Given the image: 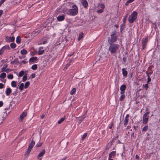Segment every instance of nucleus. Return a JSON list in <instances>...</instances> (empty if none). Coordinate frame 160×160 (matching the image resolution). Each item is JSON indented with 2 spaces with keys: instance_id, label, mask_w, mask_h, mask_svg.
I'll use <instances>...</instances> for the list:
<instances>
[{
  "instance_id": "0eeeda50",
  "label": "nucleus",
  "mask_w": 160,
  "mask_h": 160,
  "mask_svg": "<svg viewBox=\"0 0 160 160\" xmlns=\"http://www.w3.org/2000/svg\"><path fill=\"white\" fill-rule=\"evenodd\" d=\"M148 116H146L144 115L143 119V123L146 124L147 123L148 120Z\"/></svg>"
},
{
  "instance_id": "f257e3e1",
  "label": "nucleus",
  "mask_w": 160,
  "mask_h": 160,
  "mask_svg": "<svg viewBox=\"0 0 160 160\" xmlns=\"http://www.w3.org/2000/svg\"><path fill=\"white\" fill-rule=\"evenodd\" d=\"M109 44L108 51L110 52L111 54L116 53L119 50V45L114 43Z\"/></svg>"
},
{
  "instance_id": "20e7f679",
  "label": "nucleus",
  "mask_w": 160,
  "mask_h": 160,
  "mask_svg": "<svg viewBox=\"0 0 160 160\" xmlns=\"http://www.w3.org/2000/svg\"><path fill=\"white\" fill-rule=\"evenodd\" d=\"M111 38H109L108 42L109 43H113L117 41V38L116 35L114 32H113L112 34L111 35Z\"/></svg>"
},
{
  "instance_id": "f03ea898",
  "label": "nucleus",
  "mask_w": 160,
  "mask_h": 160,
  "mask_svg": "<svg viewBox=\"0 0 160 160\" xmlns=\"http://www.w3.org/2000/svg\"><path fill=\"white\" fill-rule=\"evenodd\" d=\"M137 12L133 11L129 17V22L131 23H133L137 19Z\"/></svg>"
},
{
  "instance_id": "a19ab883",
  "label": "nucleus",
  "mask_w": 160,
  "mask_h": 160,
  "mask_svg": "<svg viewBox=\"0 0 160 160\" xmlns=\"http://www.w3.org/2000/svg\"><path fill=\"white\" fill-rule=\"evenodd\" d=\"M40 31H39V30L38 31H34L32 33V35H33V36H36V33L37 32H38V33H39V32H40Z\"/></svg>"
},
{
  "instance_id": "e2e57ef3",
  "label": "nucleus",
  "mask_w": 160,
  "mask_h": 160,
  "mask_svg": "<svg viewBox=\"0 0 160 160\" xmlns=\"http://www.w3.org/2000/svg\"><path fill=\"white\" fill-rule=\"evenodd\" d=\"M126 59L125 57H124L123 58V61L124 62H125L126 61Z\"/></svg>"
},
{
  "instance_id": "2eb2a0df",
  "label": "nucleus",
  "mask_w": 160,
  "mask_h": 160,
  "mask_svg": "<svg viewBox=\"0 0 160 160\" xmlns=\"http://www.w3.org/2000/svg\"><path fill=\"white\" fill-rule=\"evenodd\" d=\"M116 152L113 151L111 152L109 154V158H112L113 157V156L115 155Z\"/></svg>"
},
{
  "instance_id": "de8ad7c7",
  "label": "nucleus",
  "mask_w": 160,
  "mask_h": 160,
  "mask_svg": "<svg viewBox=\"0 0 160 160\" xmlns=\"http://www.w3.org/2000/svg\"><path fill=\"white\" fill-rule=\"evenodd\" d=\"M103 12V10L102 9H100L97 11V12L98 13H101L102 12Z\"/></svg>"
},
{
  "instance_id": "052dcab7",
  "label": "nucleus",
  "mask_w": 160,
  "mask_h": 160,
  "mask_svg": "<svg viewBox=\"0 0 160 160\" xmlns=\"http://www.w3.org/2000/svg\"><path fill=\"white\" fill-rule=\"evenodd\" d=\"M129 114H127V115L126 116L125 118H128H128H129Z\"/></svg>"
},
{
  "instance_id": "774afa93",
  "label": "nucleus",
  "mask_w": 160,
  "mask_h": 160,
  "mask_svg": "<svg viewBox=\"0 0 160 160\" xmlns=\"http://www.w3.org/2000/svg\"><path fill=\"white\" fill-rule=\"evenodd\" d=\"M135 158L137 159L139 158V157L138 155H137L135 156Z\"/></svg>"
},
{
  "instance_id": "c03bdc74",
  "label": "nucleus",
  "mask_w": 160,
  "mask_h": 160,
  "mask_svg": "<svg viewBox=\"0 0 160 160\" xmlns=\"http://www.w3.org/2000/svg\"><path fill=\"white\" fill-rule=\"evenodd\" d=\"M3 47L5 49H10V48L9 46H6Z\"/></svg>"
},
{
  "instance_id": "cd10ccee",
  "label": "nucleus",
  "mask_w": 160,
  "mask_h": 160,
  "mask_svg": "<svg viewBox=\"0 0 160 160\" xmlns=\"http://www.w3.org/2000/svg\"><path fill=\"white\" fill-rule=\"evenodd\" d=\"M10 46L11 48L13 49L16 47V44L15 43H12L10 44Z\"/></svg>"
},
{
  "instance_id": "7ed1b4c3",
  "label": "nucleus",
  "mask_w": 160,
  "mask_h": 160,
  "mask_svg": "<svg viewBox=\"0 0 160 160\" xmlns=\"http://www.w3.org/2000/svg\"><path fill=\"white\" fill-rule=\"evenodd\" d=\"M78 12V9L75 5L73 6L72 8L69 10L70 14L71 15L74 16L76 15Z\"/></svg>"
},
{
  "instance_id": "4d7b16f0",
  "label": "nucleus",
  "mask_w": 160,
  "mask_h": 160,
  "mask_svg": "<svg viewBox=\"0 0 160 160\" xmlns=\"http://www.w3.org/2000/svg\"><path fill=\"white\" fill-rule=\"evenodd\" d=\"M125 92V91H121L120 92V94L122 95H124V94Z\"/></svg>"
},
{
  "instance_id": "f3484780",
  "label": "nucleus",
  "mask_w": 160,
  "mask_h": 160,
  "mask_svg": "<svg viewBox=\"0 0 160 160\" xmlns=\"http://www.w3.org/2000/svg\"><path fill=\"white\" fill-rule=\"evenodd\" d=\"M27 115V113L23 112L21 115L20 116V118L22 120L23 118H24Z\"/></svg>"
},
{
  "instance_id": "37998d69",
  "label": "nucleus",
  "mask_w": 160,
  "mask_h": 160,
  "mask_svg": "<svg viewBox=\"0 0 160 160\" xmlns=\"http://www.w3.org/2000/svg\"><path fill=\"white\" fill-rule=\"evenodd\" d=\"M127 18H126V17H124L123 18V26H125V22Z\"/></svg>"
},
{
  "instance_id": "412c9836",
  "label": "nucleus",
  "mask_w": 160,
  "mask_h": 160,
  "mask_svg": "<svg viewBox=\"0 0 160 160\" xmlns=\"http://www.w3.org/2000/svg\"><path fill=\"white\" fill-rule=\"evenodd\" d=\"M65 116H64L63 118H61L60 120H59L58 122V124H60L65 119Z\"/></svg>"
},
{
  "instance_id": "393cba45",
  "label": "nucleus",
  "mask_w": 160,
  "mask_h": 160,
  "mask_svg": "<svg viewBox=\"0 0 160 160\" xmlns=\"http://www.w3.org/2000/svg\"><path fill=\"white\" fill-rule=\"evenodd\" d=\"M30 84V82H29V81L27 82L25 84L24 88H28V86H29Z\"/></svg>"
},
{
  "instance_id": "dca6fc26",
  "label": "nucleus",
  "mask_w": 160,
  "mask_h": 160,
  "mask_svg": "<svg viewBox=\"0 0 160 160\" xmlns=\"http://www.w3.org/2000/svg\"><path fill=\"white\" fill-rule=\"evenodd\" d=\"M72 60H70L69 61V62L67 64L65 67L63 69L64 70H65V69H67L68 67L70 66L71 63L72 62Z\"/></svg>"
},
{
  "instance_id": "a211bd4d",
  "label": "nucleus",
  "mask_w": 160,
  "mask_h": 160,
  "mask_svg": "<svg viewBox=\"0 0 160 160\" xmlns=\"http://www.w3.org/2000/svg\"><path fill=\"white\" fill-rule=\"evenodd\" d=\"M126 89V86L125 85H122L120 87V89L121 91H124Z\"/></svg>"
},
{
  "instance_id": "7c9ffc66",
  "label": "nucleus",
  "mask_w": 160,
  "mask_h": 160,
  "mask_svg": "<svg viewBox=\"0 0 160 160\" xmlns=\"http://www.w3.org/2000/svg\"><path fill=\"white\" fill-rule=\"evenodd\" d=\"M134 0H128L125 4V5H128L129 3L132 2Z\"/></svg>"
},
{
  "instance_id": "864d4df0",
  "label": "nucleus",
  "mask_w": 160,
  "mask_h": 160,
  "mask_svg": "<svg viewBox=\"0 0 160 160\" xmlns=\"http://www.w3.org/2000/svg\"><path fill=\"white\" fill-rule=\"evenodd\" d=\"M35 75L34 73H32L31 75V77L32 78H35Z\"/></svg>"
},
{
  "instance_id": "4be33fe9",
  "label": "nucleus",
  "mask_w": 160,
  "mask_h": 160,
  "mask_svg": "<svg viewBox=\"0 0 160 160\" xmlns=\"http://www.w3.org/2000/svg\"><path fill=\"white\" fill-rule=\"evenodd\" d=\"M83 32H81L79 34V37L78 38V41H80L83 37Z\"/></svg>"
},
{
  "instance_id": "e433bc0d",
  "label": "nucleus",
  "mask_w": 160,
  "mask_h": 160,
  "mask_svg": "<svg viewBox=\"0 0 160 160\" xmlns=\"http://www.w3.org/2000/svg\"><path fill=\"white\" fill-rule=\"evenodd\" d=\"M42 144V142L39 143L37 144L36 145V147H40L41 146Z\"/></svg>"
},
{
  "instance_id": "423d86ee",
  "label": "nucleus",
  "mask_w": 160,
  "mask_h": 160,
  "mask_svg": "<svg viewBox=\"0 0 160 160\" xmlns=\"http://www.w3.org/2000/svg\"><path fill=\"white\" fill-rule=\"evenodd\" d=\"M148 37H146L145 38H143L142 40V49H144L146 48V46L147 45L148 42Z\"/></svg>"
},
{
  "instance_id": "6e6d98bb",
  "label": "nucleus",
  "mask_w": 160,
  "mask_h": 160,
  "mask_svg": "<svg viewBox=\"0 0 160 160\" xmlns=\"http://www.w3.org/2000/svg\"><path fill=\"white\" fill-rule=\"evenodd\" d=\"M3 105V102L2 101H0V107L2 106Z\"/></svg>"
},
{
  "instance_id": "13d9d810",
  "label": "nucleus",
  "mask_w": 160,
  "mask_h": 160,
  "mask_svg": "<svg viewBox=\"0 0 160 160\" xmlns=\"http://www.w3.org/2000/svg\"><path fill=\"white\" fill-rule=\"evenodd\" d=\"M149 113V112H147L146 113H145V114H144V115L146 116H148V115Z\"/></svg>"
},
{
  "instance_id": "bf43d9fd",
  "label": "nucleus",
  "mask_w": 160,
  "mask_h": 160,
  "mask_svg": "<svg viewBox=\"0 0 160 160\" xmlns=\"http://www.w3.org/2000/svg\"><path fill=\"white\" fill-rule=\"evenodd\" d=\"M112 126H113V123H112L110 125L109 127V128L111 129L112 128Z\"/></svg>"
},
{
  "instance_id": "c85d7f7f",
  "label": "nucleus",
  "mask_w": 160,
  "mask_h": 160,
  "mask_svg": "<svg viewBox=\"0 0 160 160\" xmlns=\"http://www.w3.org/2000/svg\"><path fill=\"white\" fill-rule=\"evenodd\" d=\"M31 68L33 70H35L37 68V66L36 64H34L32 66Z\"/></svg>"
},
{
  "instance_id": "c756f323",
  "label": "nucleus",
  "mask_w": 160,
  "mask_h": 160,
  "mask_svg": "<svg viewBox=\"0 0 160 160\" xmlns=\"http://www.w3.org/2000/svg\"><path fill=\"white\" fill-rule=\"evenodd\" d=\"M7 77L8 79H11L13 78V76L12 74H10L8 75Z\"/></svg>"
},
{
  "instance_id": "b1692460",
  "label": "nucleus",
  "mask_w": 160,
  "mask_h": 160,
  "mask_svg": "<svg viewBox=\"0 0 160 160\" xmlns=\"http://www.w3.org/2000/svg\"><path fill=\"white\" fill-rule=\"evenodd\" d=\"M128 119L125 118L124 122V125L125 126H126L128 124Z\"/></svg>"
},
{
  "instance_id": "6e6552de",
  "label": "nucleus",
  "mask_w": 160,
  "mask_h": 160,
  "mask_svg": "<svg viewBox=\"0 0 160 160\" xmlns=\"http://www.w3.org/2000/svg\"><path fill=\"white\" fill-rule=\"evenodd\" d=\"M38 58L36 57H32L30 58L29 59V62H34L37 61Z\"/></svg>"
},
{
  "instance_id": "338daca9",
  "label": "nucleus",
  "mask_w": 160,
  "mask_h": 160,
  "mask_svg": "<svg viewBox=\"0 0 160 160\" xmlns=\"http://www.w3.org/2000/svg\"><path fill=\"white\" fill-rule=\"evenodd\" d=\"M3 52L1 50L0 51V55H1L2 54Z\"/></svg>"
},
{
  "instance_id": "1a4fd4ad",
  "label": "nucleus",
  "mask_w": 160,
  "mask_h": 160,
  "mask_svg": "<svg viewBox=\"0 0 160 160\" xmlns=\"http://www.w3.org/2000/svg\"><path fill=\"white\" fill-rule=\"evenodd\" d=\"M65 19V17L64 15L59 16L57 18V20L59 21H63Z\"/></svg>"
},
{
  "instance_id": "3c124183",
  "label": "nucleus",
  "mask_w": 160,
  "mask_h": 160,
  "mask_svg": "<svg viewBox=\"0 0 160 160\" xmlns=\"http://www.w3.org/2000/svg\"><path fill=\"white\" fill-rule=\"evenodd\" d=\"M4 85L2 83H0V88L2 89L3 88Z\"/></svg>"
},
{
  "instance_id": "4468645a",
  "label": "nucleus",
  "mask_w": 160,
  "mask_h": 160,
  "mask_svg": "<svg viewBox=\"0 0 160 160\" xmlns=\"http://www.w3.org/2000/svg\"><path fill=\"white\" fill-rule=\"evenodd\" d=\"M45 149H43L42 151L40 152L38 156V158H39L40 157H41L45 153Z\"/></svg>"
},
{
  "instance_id": "5701e85b",
  "label": "nucleus",
  "mask_w": 160,
  "mask_h": 160,
  "mask_svg": "<svg viewBox=\"0 0 160 160\" xmlns=\"http://www.w3.org/2000/svg\"><path fill=\"white\" fill-rule=\"evenodd\" d=\"M11 86L13 87H16L17 86L16 82L14 81H12L11 82Z\"/></svg>"
},
{
  "instance_id": "680f3d73",
  "label": "nucleus",
  "mask_w": 160,
  "mask_h": 160,
  "mask_svg": "<svg viewBox=\"0 0 160 160\" xmlns=\"http://www.w3.org/2000/svg\"><path fill=\"white\" fill-rule=\"evenodd\" d=\"M74 53V52L72 53L71 54H68V56L69 57H70L72 56Z\"/></svg>"
},
{
  "instance_id": "49530a36",
  "label": "nucleus",
  "mask_w": 160,
  "mask_h": 160,
  "mask_svg": "<svg viewBox=\"0 0 160 160\" xmlns=\"http://www.w3.org/2000/svg\"><path fill=\"white\" fill-rule=\"evenodd\" d=\"M100 8L102 9H104L105 8V6L103 4H101L100 5Z\"/></svg>"
},
{
  "instance_id": "aec40b11",
  "label": "nucleus",
  "mask_w": 160,
  "mask_h": 160,
  "mask_svg": "<svg viewBox=\"0 0 160 160\" xmlns=\"http://www.w3.org/2000/svg\"><path fill=\"white\" fill-rule=\"evenodd\" d=\"M16 42L17 43L19 44L21 42V38L20 36H18L16 39Z\"/></svg>"
},
{
  "instance_id": "f8f14e48",
  "label": "nucleus",
  "mask_w": 160,
  "mask_h": 160,
  "mask_svg": "<svg viewBox=\"0 0 160 160\" xmlns=\"http://www.w3.org/2000/svg\"><path fill=\"white\" fill-rule=\"evenodd\" d=\"M12 90L10 88H8L6 91V94L7 96L10 95V94Z\"/></svg>"
},
{
  "instance_id": "9b49d317",
  "label": "nucleus",
  "mask_w": 160,
  "mask_h": 160,
  "mask_svg": "<svg viewBox=\"0 0 160 160\" xmlns=\"http://www.w3.org/2000/svg\"><path fill=\"white\" fill-rule=\"evenodd\" d=\"M43 47H41L39 48L38 54L39 55L42 54L44 52Z\"/></svg>"
},
{
  "instance_id": "a878e982",
  "label": "nucleus",
  "mask_w": 160,
  "mask_h": 160,
  "mask_svg": "<svg viewBox=\"0 0 160 160\" xmlns=\"http://www.w3.org/2000/svg\"><path fill=\"white\" fill-rule=\"evenodd\" d=\"M21 53L22 55L26 54L27 53V51L25 49H23L21 50Z\"/></svg>"
},
{
  "instance_id": "09e8293b",
  "label": "nucleus",
  "mask_w": 160,
  "mask_h": 160,
  "mask_svg": "<svg viewBox=\"0 0 160 160\" xmlns=\"http://www.w3.org/2000/svg\"><path fill=\"white\" fill-rule=\"evenodd\" d=\"M12 71V70L9 69V68H7L6 70V71L5 72H6L7 73H8V72H11Z\"/></svg>"
},
{
  "instance_id": "58836bf2",
  "label": "nucleus",
  "mask_w": 160,
  "mask_h": 160,
  "mask_svg": "<svg viewBox=\"0 0 160 160\" xmlns=\"http://www.w3.org/2000/svg\"><path fill=\"white\" fill-rule=\"evenodd\" d=\"M87 133H85L83 134L82 138V140H83L86 138L87 136Z\"/></svg>"
},
{
  "instance_id": "c9c22d12",
  "label": "nucleus",
  "mask_w": 160,
  "mask_h": 160,
  "mask_svg": "<svg viewBox=\"0 0 160 160\" xmlns=\"http://www.w3.org/2000/svg\"><path fill=\"white\" fill-rule=\"evenodd\" d=\"M147 76H148V81H147V83H148L149 82H150L151 81V78L148 75V73L147 74Z\"/></svg>"
},
{
  "instance_id": "603ef678",
  "label": "nucleus",
  "mask_w": 160,
  "mask_h": 160,
  "mask_svg": "<svg viewBox=\"0 0 160 160\" xmlns=\"http://www.w3.org/2000/svg\"><path fill=\"white\" fill-rule=\"evenodd\" d=\"M14 63H19V62L18 61V59H16L14 60Z\"/></svg>"
},
{
  "instance_id": "ddd939ff",
  "label": "nucleus",
  "mask_w": 160,
  "mask_h": 160,
  "mask_svg": "<svg viewBox=\"0 0 160 160\" xmlns=\"http://www.w3.org/2000/svg\"><path fill=\"white\" fill-rule=\"evenodd\" d=\"M82 3L85 8H87L88 5V2L86 0H82Z\"/></svg>"
},
{
  "instance_id": "6ab92c4d",
  "label": "nucleus",
  "mask_w": 160,
  "mask_h": 160,
  "mask_svg": "<svg viewBox=\"0 0 160 160\" xmlns=\"http://www.w3.org/2000/svg\"><path fill=\"white\" fill-rule=\"evenodd\" d=\"M6 77V74L5 72L2 73L0 75V78H4Z\"/></svg>"
},
{
  "instance_id": "72a5a7b5",
  "label": "nucleus",
  "mask_w": 160,
  "mask_h": 160,
  "mask_svg": "<svg viewBox=\"0 0 160 160\" xmlns=\"http://www.w3.org/2000/svg\"><path fill=\"white\" fill-rule=\"evenodd\" d=\"M125 98V95H121L120 97V98L119 100L120 101H122Z\"/></svg>"
},
{
  "instance_id": "bb28decb",
  "label": "nucleus",
  "mask_w": 160,
  "mask_h": 160,
  "mask_svg": "<svg viewBox=\"0 0 160 160\" xmlns=\"http://www.w3.org/2000/svg\"><path fill=\"white\" fill-rule=\"evenodd\" d=\"M19 88L21 91L23 90L24 88V84L23 83H22L20 84Z\"/></svg>"
},
{
  "instance_id": "a18cd8bd",
  "label": "nucleus",
  "mask_w": 160,
  "mask_h": 160,
  "mask_svg": "<svg viewBox=\"0 0 160 160\" xmlns=\"http://www.w3.org/2000/svg\"><path fill=\"white\" fill-rule=\"evenodd\" d=\"M7 68L4 67H2L1 68V72H6Z\"/></svg>"
},
{
  "instance_id": "ea45409f",
  "label": "nucleus",
  "mask_w": 160,
  "mask_h": 160,
  "mask_svg": "<svg viewBox=\"0 0 160 160\" xmlns=\"http://www.w3.org/2000/svg\"><path fill=\"white\" fill-rule=\"evenodd\" d=\"M143 87H144L146 88V89L147 90L148 88V83H147V84H145V85L143 84Z\"/></svg>"
},
{
  "instance_id": "9d476101",
  "label": "nucleus",
  "mask_w": 160,
  "mask_h": 160,
  "mask_svg": "<svg viewBox=\"0 0 160 160\" xmlns=\"http://www.w3.org/2000/svg\"><path fill=\"white\" fill-rule=\"evenodd\" d=\"M122 74L123 76L127 77L128 74L127 71L125 70V68H122Z\"/></svg>"
},
{
  "instance_id": "69168bd1",
  "label": "nucleus",
  "mask_w": 160,
  "mask_h": 160,
  "mask_svg": "<svg viewBox=\"0 0 160 160\" xmlns=\"http://www.w3.org/2000/svg\"><path fill=\"white\" fill-rule=\"evenodd\" d=\"M5 50V49L4 48V47H2V48L1 49V50L2 51V52H4V51Z\"/></svg>"
},
{
  "instance_id": "39448f33",
  "label": "nucleus",
  "mask_w": 160,
  "mask_h": 160,
  "mask_svg": "<svg viewBox=\"0 0 160 160\" xmlns=\"http://www.w3.org/2000/svg\"><path fill=\"white\" fill-rule=\"evenodd\" d=\"M35 144V142L32 139V140L29 146L26 154H28L30 152L31 150L34 145Z\"/></svg>"
},
{
  "instance_id": "5fc2aeb1",
  "label": "nucleus",
  "mask_w": 160,
  "mask_h": 160,
  "mask_svg": "<svg viewBox=\"0 0 160 160\" xmlns=\"http://www.w3.org/2000/svg\"><path fill=\"white\" fill-rule=\"evenodd\" d=\"M124 26H123V23L121 26L120 29H121V31H122L123 29V27Z\"/></svg>"
},
{
  "instance_id": "8fccbe9b",
  "label": "nucleus",
  "mask_w": 160,
  "mask_h": 160,
  "mask_svg": "<svg viewBox=\"0 0 160 160\" xmlns=\"http://www.w3.org/2000/svg\"><path fill=\"white\" fill-rule=\"evenodd\" d=\"M6 0H1L0 1V6Z\"/></svg>"
},
{
  "instance_id": "2f4dec72",
  "label": "nucleus",
  "mask_w": 160,
  "mask_h": 160,
  "mask_svg": "<svg viewBox=\"0 0 160 160\" xmlns=\"http://www.w3.org/2000/svg\"><path fill=\"white\" fill-rule=\"evenodd\" d=\"M24 71H21L19 73V76L20 77H21L24 74Z\"/></svg>"
},
{
  "instance_id": "473e14b6",
  "label": "nucleus",
  "mask_w": 160,
  "mask_h": 160,
  "mask_svg": "<svg viewBox=\"0 0 160 160\" xmlns=\"http://www.w3.org/2000/svg\"><path fill=\"white\" fill-rule=\"evenodd\" d=\"M27 74H25L23 76L22 78V80L23 82L25 81L27 79Z\"/></svg>"
},
{
  "instance_id": "4c0bfd02",
  "label": "nucleus",
  "mask_w": 160,
  "mask_h": 160,
  "mask_svg": "<svg viewBox=\"0 0 160 160\" xmlns=\"http://www.w3.org/2000/svg\"><path fill=\"white\" fill-rule=\"evenodd\" d=\"M148 128V126H145L142 129V131H147Z\"/></svg>"
},
{
  "instance_id": "f704fd0d",
  "label": "nucleus",
  "mask_w": 160,
  "mask_h": 160,
  "mask_svg": "<svg viewBox=\"0 0 160 160\" xmlns=\"http://www.w3.org/2000/svg\"><path fill=\"white\" fill-rule=\"evenodd\" d=\"M76 88H73L70 92V94L71 95H73L76 92Z\"/></svg>"
},
{
  "instance_id": "0e129e2a",
  "label": "nucleus",
  "mask_w": 160,
  "mask_h": 160,
  "mask_svg": "<svg viewBox=\"0 0 160 160\" xmlns=\"http://www.w3.org/2000/svg\"><path fill=\"white\" fill-rule=\"evenodd\" d=\"M22 62L24 64H25L27 62L25 60H24L22 61Z\"/></svg>"
},
{
  "instance_id": "79ce46f5",
  "label": "nucleus",
  "mask_w": 160,
  "mask_h": 160,
  "mask_svg": "<svg viewBox=\"0 0 160 160\" xmlns=\"http://www.w3.org/2000/svg\"><path fill=\"white\" fill-rule=\"evenodd\" d=\"M14 40V37H10L9 39V41L10 42H13Z\"/></svg>"
}]
</instances>
